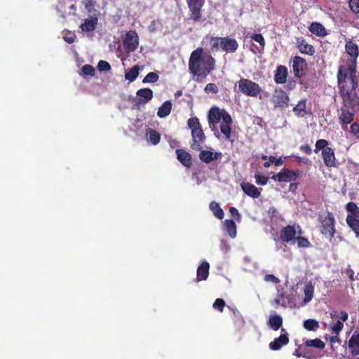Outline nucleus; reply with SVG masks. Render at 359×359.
I'll return each mask as SVG.
<instances>
[{
	"label": "nucleus",
	"instance_id": "obj_37",
	"mask_svg": "<svg viewBox=\"0 0 359 359\" xmlns=\"http://www.w3.org/2000/svg\"><path fill=\"white\" fill-rule=\"evenodd\" d=\"M200 153L198 155L199 159L206 164H208L212 161V151L209 150H199Z\"/></svg>",
	"mask_w": 359,
	"mask_h": 359
},
{
	"label": "nucleus",
	"instance_id": "obj_47",
	"mask_svg": "<svg viewBox=\"0 0 359 359\" xmlns=\"http://www.w3.org/2000/svg\"><path fill=\"white\" fill-rule=\"evenodd\" d=\"M348 226L353 231L356 236H359V219L346 222Z\"/></svg>",
	"mask_w": 359,
	"mask_h": 359
},
{
	"label": "nucleus",
	"instance_id": "obj_4",
	"mask_svg": "<svg viewBox=\"0 0 359 359\" xmlns=\"http://www.w3.org/2000/svg\"><path fill=\"white\" fill-rule=\"evenodd\" d=\"M318 220L320 223V230L323 235L331 240L336 233V221L332 212L327 211L325 215H318Z\"/></svg>",
	"mask_w": 359,
	"mask_h": 359
},
{
	"label": "nucleus",
	"instance_id": "obj_1",
	"mask_svg": "<svg viewBox=\"0 0 359 359\" xmlns=\"http://www.w3.org/2000/svg\"><path fill=\"white\" fill-rule=\"evenodd\" d=\"M346 52L350 55L346 66L339 68L337 79L342 105L338 110V118L341 128L345 130L354 120L355 112L359 110V97L356 93L358 81L356 76V63L359 55L358 46L351 40L346 41Z\"/></svg>",
	"mask_w": 359,
	"mask_h": 359
},
{
	"label": "nucleus",
	"instance_id": "obj_55",
	"mask_svg": "<svg viewBox=\"0 0 359 359\" xmlns=\"http://www.w3.org/2000/svg\"><path fill=\"white\" fill-rule=\"evenodd\" d=\"M269 160L270 161V163L272 164V163H274L275 165L276 166H280L283 164V160L281 158H276L275 156H270L269 157Z\"/></svg>",
	"mask_w": 359,
	"mask_h": 359
},
{
	"label": "nucleus",
	"instance_id": "obj_25",
	"mask_svg": "<svg viewBox=\"0 0 359 359\" xmlns=\"http://www.w3.org/2000/svg\"><path fill=\"white\" fill-rule=\"evenodd\" d=\"M306 102L307 100L306 98L302 99L298 102L297 104L293 107V112L296 116L304 117L311 114L310 109L309 111L306 109Z\"/></svg>",
	"mask_w": 359,
	"mask_h": 359
},
{
	"label": "nucleus",
	"instance_id": "obj_64",
	"mask_svg": "<svg viewBox=\"0 0 359 359\" xmlns=\"http://www.w3.org/2000/svg\"><path fill=\"white\" fill-rule=\"evenodd\" d=\"M353 274H354L353 271L352 270H350V274L348 275V277H349L351 280H354Z\"/></svg>",
	"mask_w": 359,
	"mask_h": 359
},
{
	"label": "nucleus",
	"instance_id": "obj_14",
	"mask_svg": "<svg viewBox=\"0 0 359 359\" xmlns=\"http://www.w3.org/2000/svg\"><path fill=\"white\" fill-rule=\"evenodd\" d=\"M238 46L237 41L229 36L222 37L219 42V48L226 53H235Z\"/></svg>",
	"mask_w": 359,
	"mask_h": 359
},
{
	"label": "nucleus",
	"instance_id": "obj_42",
	"mask_svg": "<svg viewBox=\"0 0 359 359\" xmlns=\"http://www.w3.org/2000/svg\"><path fill=\"white\" fill-rule=\"evenodd\" d=\"M159 79L158 74L156 72H149L148 73L142 80L144 83H155Z\"/></svg>",
	"mask_w": 359,
	"mask_h": 359
},
{
	"label": "nucleus",
	"instance_id": "obj_19",
	"mask_svg": "<svg viewBox=\"0 0 359 359\" xmlns=\"http://www.w3.org/2000/svg\"><path fill=\"white\" fill-rule=\"evenodd\" d=\"M348 347L353 356L359 355V330H355L348 341Z\"/></svg>",
	"mask_w": 359,
	"mask_h": 359
},
{
	"label": "nucleus",
	"instance_id": "obj_61",
	"mask_svg": "<svg viewBox=\"0 0 359 359\" xmlns=\"http://www.w3.org/2000/svg\"><path fill=\"white\" fill-rule=\"evenodd\" d=\"M330 341L331 343H336V342L340 343L341 340H340L339 336L335 334L334 336L330 337Z\"/></svg>",
	"mask_w": 359,
	"mask_h": 359
},
{
	"label": "nucleus",
	"instance_id": "obj_53",
	"mask_svg": "<svg viewBox=\"0 0 359 359\" xmlns=\"http://www.w3.org/2000/svg\"><path fill=\"white\" fill-rule=\"evenodd\" d=\"M222 37L219 36H212L210 39V44H211V48H218L219 47V42H221V39Z\"/></svg>",
	"mask_w": 359,
	"mask_h": 359
},
{
	"label": "nucleus",
	"instance_id": "obj_21",
	"mask_svg": "<svg viewBox=\"0 0 359 359\" xmlns=\"http://www.w3.org/2000/svg\"><path fill=\"white\" fill-rule=\"evenodd\" d=\"M346 210L348 215L346 218V222L355 221L359 219V207L354 202H349L346 205Z\"/></svg>",
	"mask_w": 359,
	"mask_h": 359
},
{
	"label": "nucleus",
	"instance_id": "obj_24",
	"mask_svg": "<svg viewBox=\"0 0 359 359\" xmlns=\"http://www.w3.org/2000/svg\"><path fill=\"white\" fill-rule=\"evenodd\" d=\"M287 68L284 65H279L276 67L275 72L274 81L277 84H283L287 81Z\"/></svg>",
	"mask_w": 359,
	"mask_h": 359
},
{
	"label": "nucleus",
	"instance_id": "obj_62",
	"mask_svg": "<svg viewBox=\"0 0 359 359\" xmlns=\"http://www.w3.org/2000/svg\"><path fill=\"white\" fill-rule=\"evenodd\" d=\"M222 156V154L221 152H212V161H217L219 158H221Z\"/></svg>",
	"mask_w": 359,
	"mask_h": 359
},
{
	"label": "nucleus",
	"instance_id": "obj_40",
	"mask_svg": "<svg viewBox=\"0 0 359 359\" xmlns=\"http://www.w3.org/2000/svg\"><path fill=\"white\" fill-rule=\"evenodd\" d=\"M348 5L351 11L356 15L357 18L359 19V0H349Z\"/></svg>",
	"mask_w": 359,
	"mask_h": 359
},
{
	"label": "nucleus",
	"instance_id": "obj_10",
	"mask_svg": "<svg viewBox=\"0 0 359 359\" xmlns=\"http://www.w3.org/2000/svg\"><path fill=\"white\" fill-rule=\"evenodd\" d=\"M139 45V37L135 31H129L126 33L123 40V46L128 52L135 51Z\"/></svg>",
	"mask_w": 359,
	"mask_h": 359
},
{
	"label": "nucleus",
	"instance_id": "obj_38",
	"mask_svg": "<svg viewBox=\"0 0 359 359\" xmlns=\"http://www.w3.org/2000/svg\"><path fill=\"white\" fill-rule=\"evenodd\" d=\"M304 344L307 347H314L319 349H323L325 346V343L320 339L307 340Z\"/></svg>",
	"mask_w": 359,
	"mask_h": 359
},
{
	"label": "nucleus",
	"instance_id": "obj_34",
	"mask_svg": "<svg viewBox=\"0 0 359 359\" xmlns=\"http://www.w3.org/2000/svg\"><path fill=\"white\" fill-rule=\"evenodd\" d=\"M303 327L308 331H316L320 325L319 323L314 319H307L304 321Z\"/></svg>",
	"mask_w": 359,
	"mask_h": 359
},
{
	"label": "nucleus",
	"instance_id": "obj_18",
	"mask_svg": "<svg viewBox=\"0 0 359 359\" xmlns=\"http://www.w3.org/2000/svg\"><path fill=\"white\" fill-rule=\"evenodd\" d=\"M296 44L297 48L301 53L313 55L316 52L315 48L308 43L303 37L297 38Z\"/></svg>",
	"mask_w": 359,
	"mask_h": 359
},
{
	"label": "nucleus",
	"instance_id": "obj_30",
	"mask_svg": "<svg viewBox=\"0 0 359 359\" xmlns=\"http://www.w3.org/2000/svg\"><path fill=\"white\" fill-rule=\"evenodd\" d=\"M147 137L148 141L151 142L153 145H156L161 140V135L160 133L151 128H149L147 130Z\"/></svg>",
	"mask_w": 359,
	"mask_h": 359
},
{
	"label": "nucleus",
	"instance_id": "obj_22",
	"mask_svg": "<svg viewBox=\"0 0 359 359\" xmlns=\"http://www.w3.org/2000/svg\"><path fill=\"white\" fill-rule=\"evenodd\" d=\"M243 191L248 196L252 198H258L260 196L261 192L252 184L250 182H242L241 184Z\"/></svg>",
	"mask_w": 359,
	"mask_h": 359
},
{
	"label": "nucleus",
	"instance_id": "obj_41",
	"mask_svg": "<svg viewBox=\"0 0 359 359\" xmlns=\"http://www.w3.org/2000/svg\"><path fill=\"white\" fill-rule=\"evenodd\" d=\"M344 328V323L341 320H337L336 323H333L330 330L332 334L339 335V334L342 331Z\"/></svg>",
	"mask_w": 359,
	"mask_h": 359
},
{
	"label": "nucleus",
	"instance_id": "obj_28",
	"mask_svg": "<svg viewBox=\"0 0 359 359\" xmlns=\"http://www.w3.org/2000/svg\"><path fill=\"white\" fill-rule=\"evenodd\" d=\"M269 326L273 330H278L280 329V327L283 325V318L280 316L274 314L271 315L269 318L268 322Z\"/></svg>",
	"mask_w": 359,
	"mask_h": 359
},
{
	"label": "nucleus",
	"instance_id": "obj_16",
	"mask_svg": "<svg viewBox=\"0 0 359 359\" xmlns=\"http://www.w3.org/2000/svg\"><path fill=\"white\" fill-rule=\"evenodd\" d=\"M232 122L233 121L229 114H225L224 121H222L220 125L221 133L225 136L226 140L231 142H233V140H231L232 128L231 126Z\"/></svg>",
	"mask_w": 359,
	"mask_h": 359
},
{
	"label": "nucleus",
	"instance_id": "obj_5",
	"mask_svg": "<svg viewBox=\"0 0 359 359\" xmlns=\"http://www.w3.org/2000/svg\"><path fill=\"white\" fill-rule=\"evenodd\" d=\"M189 8L187 20L198 23L203 20V8L205 0H185Z\"/></svg>",
	"mask_w": 359,
	"mask_h": 359
},
{
	"label": "nucleus",
	"instance_id": "obj_13",
	"mask_svg": "<svg viewBox=\"0 0 359 359\" xmlns=\"http://www.w3.org/2000/svg\"><path fill=\"white\" fill-rule=\"evenodd\" d=\"M296 237V231L294 225H287L280 231V238L283 243L294 244Z\"/></svg>",
	"mask_w": 359,
	"mask_h": 359
},
{
	"label": "nucleus",
	"instance_id": "obj_63",
	"mask_svg": "<svg viewBox=\"0 0 359 359\" xmlns=\"http://www.w3.org/2000/svg\"><path fill=\"white\" fill-rule=\"evenodd\" d=\"M298 184H299V183H291L290 184V188H289L290 191H294L297 189Z\"/></svg>",
	"mask_w": 359,
	"mask_h": 359
},
{
	"label": "nucleus",
	"instance_id": "obj_52",
	"mask_svg": "<svg viewBox=\"0 0 359 359\" xmlns=\"http://www.w3.org/2000/svg\"><path fill=\"white\" fill-rule=\"evenodd\" d=\"M97 69L99 71H109L111 69V65L109 63L104 60H100L97 65Z\"/></svg>",
	"mask_w": 359,
	"mask_h": 359
},
{
	"label": "nucleus",
	"instance_id": "obj_11",
	"mask_svg": "<svg viewBox=\"0 0 359 359\" xmlns=\"http://www.w3.org/2000/svg\"><path fill=\"white\" fill-rule=\"evenodd\" d=\"M225 114H229L225 110H220L217 107H213L210 109L208 114L209 126L212 130H214L216 125L222 119L224 121V116Z\"/></svg>",
	"mask_w": 359,
	"mask_h": 359
},
{
	"label": "nucleus",
	"instance_id": "obj_23",
	"mask_svg": "<svg viewBox=\"0 0 359 359\" xmlns=\"http://www.w3.org/2000/svg\"><path fill=\"white\" fill-rule=\"evenodd\" d=\"M177 160L186 168H190L192 165L191 154L182 149H177L175 151Z\"/></svg>",
	"mask_w": 359,
	"mask_h": 359
},
{
	"label": "nucleus",
	"instance_id": "obj_59",
	"mask_svg": "<svg viewBox=\"0 0 359 359\" xmlns=\"http://www.w3.org/2000/svg\"><path fill=\"white\" fill-rule=\"evenodd\" d=\"M292 157L294 158L295 161H297L298 163H303L305 164L308 163V158H306L300 157V156H294V155H293Z\"/></svg>",
	"mask_w": 359,
	"mask_h": 359
},
{
	"label": "nucleus",
	"instance_id": "obj_46",
	"mask_svg": "<svg viewBox=\"0 0 359 359\" xmlns=\"http://www.w3.org/2000/svg\"><path fill=\"white\" fill-rule=\"evenodd\" d=\"M226 303L224 300L220 298L216 299L212 305L213 308L219 312H223Z\"/></svg>",
	"mask_w": 359,
	"mask_h": 359
},
{
	"label": "nucleus",
	"instance_id": "obj_45",
	"mask_svg": "<svg viewBox=\"0 0 359 359\" xmlns=\"http://www.w3.org/2000/svg\"><path fill=\"white\" fill-rule=\"evenodd\" d=\"M95 74V69L90 65H85L81 68V74L83 76H94Z\"/></svg>",
	"mask_w": 359,
	"mask_h": 359
},
{
	"label": "nucleus",
	"instance_id": "obj_20",
	"mask_svg": "<svg viewBox=\"0 0 359 359\" xmlns=\"http://www.w3.org/2000/svg\"><path fill=\"white\" fill-rule=\"evenodd\" d=\"M322 157L326 167L332 168L336 166V158L332 148H327L325 151H323Z\"/></svg>",
	"mask_w": 359,
	"mask_h": 359
},
{
	"label": "nucleus",
	"instance_id": "obj_12",
	"mask_svg": "<svg viewBox=\"0 0 359 359\" xmlns=\"http://www.w3.org/2000/svg\"><path fill=\"white\" fill-rule=\"evenodd\" d=\"M136 95L137 97L135 99L134 102L137 109H139L140 105H144L149 102L154 97L152 90L148 88L139 89Z\"/></svg>",
	"mask_w": 359,
	"mask_h": 359
},
{
	"label": "nucleus",
	"instance_id": "obj_8",
	"mask_svg": "<svg viewBox=\"0 0 359 359\" xmlns=\"http://www.w3.org/2000/svg\"><path fill=\"white\" fill-rule=\"evenodd\" d=\"M290 98L287 93L280 88H276L272 97L275 107L286 109L289 106Z\"/></svg>",
	"mask_w": 359,
	"mask_h": 359
},
{
	"label": "nucleus",
	"instance_id": "obj_49",
	"mask_svg": "<svg viewBox=\"0 0 359 359\" xmlns=\"http://www.w3.org/2000/svg\"><path fill=\"white\" fill-rule=\"evenodd\" d=\"M350 133L355 139L359 140V123H353L350 126Z\"/></svg>",
	"mask_w": 359,
	"mask_h": 359
},
{
	"label": "nucleus",
	"instance_id": "obj_7",
	"mask_svg": "<svg viewBox=\"0 0 359 359\" xmlns=\"http://www.w3.org/2000/svg\"><path fill=\"white\" fill-rule=\"evenodd\" d=\"M292 72L296 78H301L305 75L307 62L300 56H294L291 59Z\"/></svg>",
	"mask_w": 359,
	"mask_h": 359
},
{
	"label": "nucleus",
	"instance_id": "obj_17",
	"mask_svg": "<svg viewBox=\"0 0 359 359\" xmlns=\"http://www.w3.org/2000/svg\"><path fill=\"white\" fill-rule=\"evenodd\" d=\"M97 23V15L94 13L93 15H90L89 18L86 19L84 22L81 24L80 28L84 32H93L96 29Z\"/></svg>",
	"mask_w": 359,
	"mask_h": 359
},
{
	"label": "nucleus",
	"instance_id": "obj_48",
	"mask_svg": "<svg viewBox=\"0 0 359 359\" xmlns=\"http://www.w3.org/2000/svg\"><path fill=\"white\" fill-rule=\"evenodd\" d=\"M255 182L257 184L264 186L267 184L269 178L264 175L256 174L255 175Z\"/></svg>",
	"mask_w": 359,
	"mask_h": 359
},
{
	"label": "nucleus",
	"instance_id": "obj_9",
	"mask_svg": "<svg viewBox=\"0 0 359 359\" xmlns=\"http://www.w3.org/2000/svg\"><path fill=\"white\" fill-rule=\"evenodd\" d=\"M299 174L288 168H283L278 174L273 175L271 178L279 182H290L295 181Z\"/></svg>",
	"mask_w": 359,
	"mask_h": 359
},
{
	"label": "nucleus",
	"instance_id": "obj_57",
	"mask_svg": "<svg viewBox=\"0 0 359 359\" xmlns=\"http://www.w3.org/2000/svg\"><path fill=\"white\" fill-rule=\"evenodd\" d=\"M264 280L267 282L271 281L273 283H278L280 282V280L273 274H266Z\"/></svg>",
	"mask_w": 359,
	"mask_h": 359
},
{
	"label": "nucleus",
	"instance_id": "obj_26",
	"mask_svg": "<svg viewBox=\"0 0 359 359\" xmlns=\"http://www.w3.org/2000/svg\"><path fill=\"white\" fill-rule=\"evenodd\" d=\"M210 264L208 262L203 261L197 269L196 281L205 280L209 276Z\"/></svg>",
	"mask_w": 359,
	"mask_h": 359
},
{
	"label": "nucleus",
	"instance_id": "obj_44",
	"mask_svg": "<svg viewBox=\"0 0 359 359\" xmlns=\"http://www.w3.org/2000/svg\"><path fill=\"white\" fill-rule=\"evenodd\" d=\"M297 242V246L299 248H309L311 246V243L308 240V238L303 236H297L295 238V242Z\"/></svg>",
	"mask_w": 359,
	"mask_h": 359
},
{
	"label": "nucleus",
	"instance_id": "obj_35",
	"mask_svg": "<svg viewBox=\"0 0 359 359\" xmlns=\"http://www.w3.org/2000/svg\"><path fill=\"white\" fill-rule=\"evenodd\" d=\"M224 226L229 236L232 238L235 237L236 235V225L234 221L232 219H226L224 221Z\"/></svg>",
	"mask_w": 359,
	"mask_h": 359
},
{
	"label": "nucleus",
	"instance_id": "obj_32",
	"mask_svg": "<svg viewBox=\"0 0 359 359\" xmlns=\"http://www.w3.org/2000/svg\"><path fill=\"white\" fill-rule=\"evenodd\" d=\"M210 208L217 218L219 219H222L224 218V213L223 210L220 208L219 203L215 201L211 202L210 204Z\"/></svg>",
	"mask_w": 359,
	"mask_h": 359
},
{
	"label": "nucleus",
	"instance_id": "obj_43",
	"mask_svg": "<svg viewBox=\"0 0 359 359\" xmlns=\"http://www.w3.org/2000/svg\"><path fill=\"white\" fill-rule=\"evenodd\" d=\"M250 38L259 43L260 46V49L259 50V52L264 50L265 46V40L261 34H254L250 36Z\"/></svg>",
	"mask_w": 359,
	"mask_h": 359
},
{
	"label": "nucleus",
	"instance_id": "obj_2",
	"mask_svg": "<svg viewBox=\"0 0 359 359\" xmlns=\"http://www.w3.org/2000/svg\"><path fill=\"white\" fill-rule=\"evenodd\" d=\"M188 65L190 74L200 81L215 69L216 60L210 53L198 48L191 53Z\"/></svg>",
	"mask_w": 359,
	"mask_h": 359
},
{
	"label": "nucleus",
	"instance_id": "obj_33",
	"mask_svg": "<svg viewBox=\"0 0 359 359\" xmlns=\"http://www.w3.org/2000/svg\"><path fill=\"white\" fill-rule=\"evenodd\" d=\"M140 67L137 65L129 69L125 74V79L130 82L134 81L139 75Z\"/></svg>",
	"mask_w": 359,
	"mask_h": 359
},
{
	"label": "nucleus",
	"instance_id": "obj_27",
	"mask_svg": "<svg viewBox=\"0 0 359 359\" xmlns=\"http://www.w3.org/2000/svg\"><path fill=\"white\" fill-rule=\"evenodd\" d=\"M172 107V104L171 101H170V100L165 101L161 105V107L158 108V111H157V116L159 118H165V117L168 116L171 112Z\"/></svg>",
	"mask_w": 359,
	"mask_h": 359
},
{
	"label": "nucleus",
	"instance_id": "obj_54",
	"mask_svg": "<svg viewBox=\"0 0 359 359\" xmlns=\"http://www.w3.org/2000/svg\"><path fill=\"white\" fill-rule=\"evenodd\" d=\"M63 39L68 43H72L75 41L76 35L74 34L69 32L63 36Z\"/></svg>",
	"mask_w": 359,
	"mask_h": 359
},
{
	"label": "nucleus",
	"instance_id": "obj_31",
	"mask_svg": "<svg viewBox=\"0 0 359 359\" xmlns=\"http://www.w3.org/2000/svg\"><path fill=\"white\" fill-rule=\"evenodd\" d=\"M313 292H314V287L312 285L311 282L306 283L304 288V302L305 304H308L310 302L313 297Z\"/></svg>",
	"mask_w": 359,
	"mask_h": 359
},
{
	"label": "nucleus",
	"instance_id": "obj_51",
	"mask_svg": "<svg viewBox=\"0 0 359 359\" xmlns=\"http://www.w3.org/2000/svg\"><path fill=\"white\" fill-rule=\"evenodd\" d=\"M330 317H331L332 319L339 318L341 321L343 323V322H345V321H346L348 320V315L347 312L341 311L340 313L339 316L337 314V312H334V313H330Z\"/></svg>",
	"mask_w": 359,
	"mask_h": 359
},
{
	"label": "nucleus",
	"instance_id": "obj_29",
	"mask_svg": "<svg viewBox=\"0 0 359 359\" xmlns=\"http://www.w3.org/2000/svg\"><path fill=\"white\" fill-rule=\"evenodd\" d=\"M309 31L318 36H325L327 34L324 26L316 22L311 23Z\"/></svg>",
	"mask_w": 359,
	"mask_h": 359
},
{
	"label": "nucleus",
	"instance_id": "obj_60",
	"mask_svg": "<svg viewBox=\"0 0 359 359\" xmlns=\"http://www.w3.org/2000/svg\"><path fill=\"white\" fill-rule=\"evenodd\" d=\"M294 226L295 231H296V236H302V234L303 233V231L302 227L299 224H293Z\"/></svg>",
	"mask_w": 359,
	"mask_h": 359
},
{
	"label": "nucleus",
	"instance_id": "obj_58",
	"mask_svg": "<svg viewBox=\"0 0 359 359\" xmlns=\"http://www.w3.org/2000/svg\"><path fill=\"white\" fill-rule=\"evenodd\" d=\"M299 149L306 154L310 155L312 154L311 147L308 144L301 145Z\"/></svg>",
	"mask_w": 359,
	"mask_h": 359
},
{
	"label": "nucleus",
	"instance_id": "obj_39",
	"mask_svg": "<svg viewBox=\"0 0 359 359\" xmlns=\"http://www.w3.org/2000/svg\"><path fill=\"white\" fill-rule=\"evenodd\" d=\"M328 145V141L324 139H320L316 141L315 144V153H318L320 150L325 151V149L330 148L327 147Z\"/></svg>",
	"mask_w": 359,
	"mask_h": 359
},
{
	"label": "nucleus",
	"instance_id": "obj_6",
	"mask_svg": "<svg viewBox=\"0 0 359 359\" xmlns=\"http://www.w3.org/2000/svg\"><path fill=\"white\" fill-rule=\"evenodd\" d=\"M238 90L243 94L250 97H257L261 92L258 83L245 78H241L238 82Z\"/></svg>",
	"mask_w": 359,
	"mask_h": 359
},
{
	"label": "nucleus",
	"instance_id": "obj_15",
	"mask_svg": "<svg viewBox=\"0 0 359 359\" xmlns=\"http://www.w3.org/2000/svg\"><path fill=\"white\" fill-rule=\"evenodd\" d=\"M281 332L282 333L278 337L275 338L273 341L270 342V349L278 351L289 343L288 334L285 332V330L283 328Z\"/></svg>",
	"mask_w": 359,
	"mask_h": 359
},
{
	"label": "nucleus",
	"instance_id": "obj_56",
	"mask_svg": "<svg viewBox=\"0 0 359 359\" xmlns=\"http://www.w3.org/2000/svg\"><path fill=\"white\" fill-rule=\"evenodd\" d=\"M229 212L232 217H233L236 220L240 221L241 215H240L238 210L236 208L231 207L229 208Z\"/></svg>",
	"mask_w": 359,
	"mask_h": 359
},
{
	"label": "nucleus",
	"instance_id": "obj_3",
	"mask_svg": "<svg viewBox=\"0 0 359 359\" xmlns=\"http://www.w3.org/2000/svg\"><path fill=\"white\" fill-rule=\"evenodd\" d=\"M187 125L191 130L192 142L190 145L191 148L193 150H201L205 135L202 130L199 119L197 117H191L189 118Z\"/></svg>",
	"mask_w": 359,
	"mask_h": 359
},
{
	"label": "nucleus",
	"instance_id": "obj_36",
	"mask_svg": "<svg viewBox=\"0 0 359 359\" xmlns=\"http://www.w3.org/2000/svg\"><path fill=\"white\" fill-rule=\"evenodd\" d=\"M82 3L88 13L98 15V11L95 8L96 1L95 0H83Z\"/></svg>",
	"mask_w": 359,
	"mask_h": 359
},
{
	"label": "nucleus",
	"instance_id": "obj_50",
	"mask_svg": "<svg viewBox=\"0 0 359 359\" xmlns=\"http://www.w3.org/2000/svg\"><path fill=\"white\" fill-rule=\"evenodd\" d=\"M204 91L206 93H217L218 91H219V88L217 87V86L215 84V83H208L205 88H204Z\"/></svg>",
	"mask_w": 359,
	"mask_h": 359
}]
</instances>
